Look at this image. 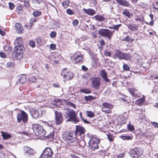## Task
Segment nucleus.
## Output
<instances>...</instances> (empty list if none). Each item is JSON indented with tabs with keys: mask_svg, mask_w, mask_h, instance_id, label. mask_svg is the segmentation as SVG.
I'll list each match as a JSON object with an SVG mask.
<instances>
[{
	"mask_svg": "<svg viewBox=\"0 0 158 158\" xmlns=\"http://www.w3.org/2000/svg\"><path fill=\"white\" fill-rule=\"evenodd\" d=\"M29 0H24V5L26 7H28L29 6Z\"/></svg>",
	"mask_w": 158,
	"mask_h": 158,
	"instance_id": "6e6d98bb",
	"label": "nucleus"
},
{
	"mask_svg": "<svg viewBox=\"0 0 158 158\" xmlns=\"http://www.w3.org/2000/svg\"><path fill=\"white\" fill-rule=\"evenodd\" d=\"M100 139L97 138L95 135H91L89 142V146L92 151H94L98 148V143L100 142Z\"/></svg>",
	"mask_w": 158,
	"mask_h": 158,
	"instance_id": "f03ea898",
	"label": "nucleus"
},
{
	"mask_svg": "<svg viewBox=\"0 0 158 158\" xmlns=\"http://www.w3.org/2000/svg\"><path fill=\"white\" fill-rule=\"evenodd\" d=\"M17 121L20 123L22 121L23 123H26L28 120V116L24 111L21 110L17 116Z\"/></svg>",
	"mask_w": 158,
	"mask_h": 158,
	"instance_id": "39448f33",
	"label": "nucleus"
},
{
	"mask_svg": "<svg viewBox=\"0 0 158 158\" xmlns=\"http://www.w3.org/2000/svg\"><path fill=\"white\" fill-rule=\"evenodd\" d=\"M21 38L20 37L17 38L15 41L14 44L15 45V47H20L22 46L21 45L22 41Z\"/></svg>",
	"mask_w": 158,
	"mask_h": 158,
	"instance_id": "4be33fe9",
	"label": "nucleus"
},
{
	"mask_svg": "<svg viewBox=\"0 0 158 158\" xmlns=\"http://www.w3.org/2000/svg\"><path fill=\"white\" fill-rule=\"evenodd\" d=\"M123 14L126 15L128 18H130L131 16V14L129 11L127 9H124L123 12H122Z\"/></svg>",
	"mask_w": 158,
	"mask_h": 158,
	"instance_id": "7c9ffc66",
	"label": "nucleus"
},
{
	"mask_svg": "<svg viewBox=\"0 0 158 158\" xmlns=\"http://www.w3.org/2000/svg\"><path fill=\"white\" fill-rule=\"evenodd\" d=\"M145 101V99L143 98H141L138 99L135 101V104L141 106L142 105Z\"/></svg>",
	"mask_w": 158,
	"mask_h": 158,
	"instance_id": "bb28decb",
	"label": "nucleus"
},
{
	"mask_svg": "<svg viewBox=\"0 0 158 158\" xmlns=\"http://www.w3.org/2000/svg\"><path fill=\"white\" fill-rule=\"evenodd\" d=\"M123 69L124 70L126 71H128L130 70V68L128 65L127 64H124L123 66Z\"/></svg>",
	"mask_w": 158,
	"mask_h": 158,
	"instance_id": "37998d69",
	"label": "nucleus"
},
{
	"mask_svg": "<svg viewBox=\"0 0 158 158\" xmlns=\"http://www.w3.org/2000/svg\"><path fill=\"white\" fill-rule=\"evenodd\" d=\"M30 113L32 117L35 118H37L39 116L38 111L35 110H34L30 111Z\"/></svg>",
	"mask_w": 158,
	"mask_h": 158,
	"instance_id": "412c9836",
	"label": "nucleus"
},
{
	"mask_svg": "<svg viewBox=\"0 0 158 158\" xmlns=\"http://www.w3.org/2000/svg\"><path fill=\"white\" fill-rule=\"evenodd\" d=\"M93 19L100 22L102 21L105 19V18L102 15H97L93 17Z\"/></svg>",
	"mask_w": 158,
	"mask_h": 158,
	"instance_id": "393cba45",
	"label": "nucleus"
},
{
	"mask_svg": "<svg viewBox=\"0 0 158 158\" xmlns=\"http://www.w3.org/2000/svg\"><path fill=\"white\" fill-rule=\"evenodd\" d=\"M126 25L132 31H137L138 29V26L135 24L133 25L130 24H127Z\"/></svg>",
	"mask_w": 158,
	"mask_h": 158,
	"instance_id": "b1692460",
	"label": "nucleus"
},
{
	"mask_svg": "<svg viewBox=\"0 0 158 158\" xmlns=\"http://www.w3.org/2000/svg\"><path fill=\"white\" fill-rule=\"evenodd\" d=\"M108 29H101L98 30V34L102 36L105 37L110 40L112 35L113 32Z\"/></svg>",
	"mask_w": 158,
	"mask_h": 158,
	"instance_id": "423d86ee",
	"label": "nucleus"
},
{
	"mask_svg": "<svg viewBox=\"0 0 158 158\" xmlns=\"http://www.w3.org/2000/svg\"><path fill=\"white\" fill-rule=\"evenodd\" d=\"M1 133L2 136L3 138L4 139H10L11 136L10 135L6 132H4L3 131H2Z\"/></svg>",
	"mask_w": 158,
	"mask_h": 158,
	"instance_id": "a878e982",
	"label": "nucleus"
},
{
	"mask_svg": "<svg viewBox=\"0 0 158 158\" xmlns=\"http://www.w3.org/2000/svg\"><path fill=\"white\" fill-rule=\"evenodd\" d=\"M152 124L155 127H158V123L156 122H152Z\"/></svg>",
	"mask_w": 158,
	"mask_h": 158,
	"instance_id": "774afa93",
	"label": "nucleus"
},
{
	"mask_svg": "<svg viewBox=\"0 0 158 158\" xmlns=\"http://www.w3.org/2000/svg\"><path fill=\"white\" fill-rule=\"evenodd\" d=\"M69 141H67L68 143H72L75 142L76 140V135L75 131L72 132V135L69 137Z\"/></svg>",
	"mask_w": 158,
	"mask_h": 158,
	"instance_id": "aec40b11",
	"label": "nucleus"
},
{
	"mask_svg": "<svg viewBox=\"0 0 158 158\" xmlns=\"http://www.w3.org/2000/svg\"><path fill=\"white\" fill-rule=\"evenodd\" d=\"M89 76L90 75L89 73H86L82 75V78L84 79L87 80L89 78Z\"/></svg>",
	"mask_w": 158,
	"mask_h": 158,
	"instance_id": "e433bc0d",
	"label": "nucleus"
},
{
	"mask_svg": "<svg viewBox=\"0 0 158 158\" xmlns=\"http://www.w3.org/2000/svg\"><path fill=\"white\" fill-rule=\"evenodd\" d=\"M123 59L129 60L131 59V55L129 53H123Z\"/></svg>",
	"mask_w": 158,
	"mask_h": 158,
	"instance_id": "c85d7f7f",
	"label": "nucleus"
},
{
	"mask_svg": "<svg viewBox=\"0 0 158 158\" xmlns=\"http://www.w3.org/2000/svg\"><path fill=\"white\" fill-rule=\"evenodd\" d=\"M93 87L96 89L99 88L100 84V79L98 77H94L93 78L92 82Z\"/></svg>",
	"mask_w": 158,
	"mask_h": 158,
	"instance_id": "f8f14e48",
	"label": "nucleus"
},
{
	"mask_svg": "<svg viewBox=\"0 0 158 158\" xmlns=\"http://www.w3.org/2000/svg\"><path fill=\"white\" fill-rule=\"evenodd\" d=\"M50 47L51 49L54 50L56 49V46L54 44H52L50 45Z\"/></svg>",
	"mask_w": 158,
	"mask_h": 158,
	"instance_id": "338daca9",
	"label": "nucleus"
},
{
	"mask_svg": "<svg viewBox=\"0 0 158 158\" xmlns=\"http://www.w3.org/2000/svg\"><path fill=\"white\" fill-rule=\"evenodd\" d=\"M123 40L127 42H132L134 40L131 38L129 36L127 35L126 37L124 38Z\"/></svg>",
	"mask_w": 158,
	"mask_h": 158,
	"instance_id": "2f4dec72",
	"label": "nucleus"
},
{
	"mask_svg": "<svg viewBox=\"0 0 158 158\" xmlns=\"http://www.w3.org/2000/svg\"><path fill=\"white\" fill-rule=\"evenodd\" d=\"M100 75L102 78L107 77V74L106 72L103 70H102L101 71Z\"/></svg>",
	"mask_w": 158,
	"mask_h": 158,
	"instance_id": "ea45409f",
	"label": "nucleus"
},
{
	"mask_svg": "<svg viewBox=\"0 0 158 158\" xmlns=\"http://www.w3.org/2000/svg\"><path fill=\"white\" fill-rule=\"evenodd\" d=\"M15 29L18 33H22L23 30L22 24L18 23H16L15 24Z\"/></svg>",
	"mask_w": 158,
	"mask_h": 158,
	"instance_id": "f3484780",
	"label": "nucleus"
},
{
	"mask_svg": "<svg viewBox=\"0 0 158 158\" xmlns=\"http://www.w3.org/2000/svg\"><path fill=\"white\" fill-rule=\"evenodd\" d=\"M129 91L133 97H139V95L138 94V91L137 90L133 89H129Z\"/></svg>",
	"mask_w": 158,
	"mask_h": 158,
	"instance_id": "5701e85b",
	"label": "nucleus"
},
{
	"mask_svg": "<svg viewBox=\"0 0 158 158\" xmlns=\"http://www.w3.org/2000/svg\"><path fill=\"white\" fill-rule=\"evenodd\" d=\"M83 56L82 55H78L74 58V60L75 62H78L82 61L83 59Z\"/></svg>",
	"mask_w": 158,
	"mask_h": 158,
	"instance_id": "cd10ccee",
	"label": "nucleus"
},
{
	"mask_svg": "<svg viewBox=\"0 0 158 158\" xmlns=\"http://www.w3.org/2000/svg\"><path fill=\"white\" fill-rule=\"evenodd\" d=\"M121 138L123 140H129L131 139V137L129 136H121Z\"/></svg>",
	"mask_w": 158,
	"mask_h": 158,
	"instance_id": "c03bdc74",
	"label": "nucleus"
},
{
	"mask_svg": "<svg viewBox=\"0 0 158 158\" xmlns=\"http://www.w3.org/2000/svg\"><path fill=\"white\" fill-rule=\"evenodd\" d=\"M14 53L13 56L15 55V59L16 60H20L23 57V46L20 47H15Z\"/></svg>",
	"mask_w": 158,
	"mask_h": 158,
	"instance_id": "20e7f679",
	"label": "nucleus"
},
{
	"mask_svg": "<svg viewBox=\"0 0 158 158\" xmlns=\"http://www.w3.org/2000/svg\"><path fill=\"white\" fill-rule=\"evenodd\" d=\"M26 81V77L25 75H22L19 79V83H24Z\"/></svg>",
	"mask_w": 158,
	"mask_h": 158,
	"instance_id": "c756f323",
	"label": "nucleus"
},
{
	"mask_svg": "<svg viewBox=\"0 0 158 158\" xmlns=\"http://www.w3.org/2000/svg\"><path fill=\"white\" fill-rule=\"evenodd\" d=\"M98 60H94L92 64L93 66L94 67H96L99 66L100 64L99 62L98 61Z\"/></svg>",
	"mask_w": 158,
	"mask_h": 158,
	"instance_id": "4c0bfd02",
	"label": "nucleus"
},
{
	"mask_svg": "<svg viewBox=\"0 0 158 158\" xmlns=\"http://www.w3.org/2000/svg\"><path fill=\"white\" fill-rule=\"evenodd\" d=\"M83 10L85 13L91 16L94 15L96 13V11L90 8L86 9L84 8Z\"/></svg>",
	"mask_w": 158,
	"mask_h": 158,
	"instance_id": "6ab92c4d",
	"label": "nucleus"
},
{
	"mask_svg": "<svg viewBox=\"0 0 158 158\" xmlns=\"http://www.w3.org/2000/svg\"><path fill=\"white\" fill-rule=\"evenodd\" d=\"M67 13L70 15H72L73 14V10L70 9H68L66 10Z\"/></svg>",
	"mask_w": 158,
	"mask_h": 158,
	"instance_id": "49530a36",
	"label": "nucleus"
},
{
	"mask_svg": "<svg viewBox=\"0 0 158 158\" xmlns=\"http://www.w3.org/2000/svg\"><path fill=\"white\" fill-rule=\"evenodd\" d=\"M66 104L68 105L71 106L72 107H73L74 108H75L76 107L75 105L73 103L70 102H67Z\"/></svg>",
	"mask_w": 158,
	"mask_h": 158,
	"instance_id": "de8ad7c7",
	"label": "nucleus"
},
{
	"mask_svg": "<svg viewBox=\"0 0 158 158\" xmlns=\"http://www.w3.org/2000/svg\"><path fill=\"white\" fill-rule=\"evenodd\" d=\"M47 138H48L53 139L54 138V135L53 133L50 134L49 135L46 136Z\"/></svg>",
	"mask_w": 158,
	"mask_h": 158,
	"instance_id": "13d9d810",
	"label": "nucleus"
},
{
	"mask_svg": "<svg viewBox=\"0 0 158 158\" xmlns=\"http://www.w3.org/2000/svg\"><path fill=\"white\" fill-rule=\"evenodd\" d=\"M85 128L80 126H76V131L75 132L76 135H81L84 134L85 133Z\"/></svg>",
	"mask_w": 158,
	"mask_h": 158,
	"instance_id": "4468645a",
	"label": "nucleus"
},
{
	"mask_svg": "<svg viewBox=\"0 0 158 158\" xmlns=\"http://www.w3.org/2000/svg\"><path fill=\"white\" fill-rule=\"evenodd\" d=\"M104 55L106 56H110L111 55V52H110L106 51L104 53Z\"/></svg>",
	"mask_w": 158,
	"mask_h": 158,
	"instance_id": "680f3d73",
	"label": "nucleus"
},
{
	"mask_svg": "<svg viewBox=\"0 0 158 158\" xmlns=\"http://www.w3.org/2000/svg\"><path fill=\"white\" fill-rule=\"evenodd\" d=\"M28 81L29 83L35 82L36 81V79L34 77H31L29 78Z\"/></svg>",
	"mask_w": 158,
	"mask_h": 158,
	"instance_id": "f704fd0d",
	"label": "nucleus"
},
{
	"mask_svg": "<svg viewBox=\"0 0 158 158\" xmlns=\"http://www.w3.org/2000/svg\"><path fill=\"white\" fill-rule=\"evenodd\" d=\"M125 155V153H121L118 155L117 158H121L123 157Z\"/></svg>",
	"mask_w": 158,
	"mask_h": 158,
	"instance_id": "e2e57ef3",
	"label": "nucleus"
},
{
	"mask_svg": "<svg viewBox=\"0 0 158 158\" xmlns=\"http://www.w3.org/2000/svg\"><path fill=\"white\" fill-rule=\"evenodd\" d=\"M37 19L36 18L32 17L30 20L29 23L30 24V26H31L33 23L36 22Z\"/></svg>",
	"mask_w": 158,
	"mask_h": 158,
	"instance_id": "c9c22d12",
	"label": "nucleus"
},
{
	"mask_svg": "<svg viewBox=\"0 0 158 158\" xmlns=\"http://www.w3.org/2000/svg\"><path fill=\"white\" fill-rule=\"evenodd\" d=\"M117 2L120 5L131 8L132 5L126 0H116Z\"/></svg>",
	"mask_w": 158,
	"mask_h": 158,
	"instance_id": "2eb2a0df",
	"label": "nucleus"
},
{
	"mask_svg": "<svg viewBox=\"0 0 158 158\" xmlns=\"http://www.w3.org/2000/svg\"><path fill=\"white\" fill-rule=\"evenodd\" d=\"M41 14V12L39 11H35L33 12L32 15L35 17L40 16Z\"/></svg>",
	"mask_w": 158,
	"mask_h": 158,
	"instance_id": "72a5a7b5",
	"label": "nucleus"
},
{
	"mask_svg": "<svg viewBox=\"0 0 158 158\" xmlns=\"http://www.w3.org/2000/svg\"><path fill=\"white\" fill-rule=\"evenodd\" d=\"M9 8L10 10H12L15 6L14 4L11 2H10L9 3Z\"/></svg>",
	"mask_w": 158,
	"mask_h": 158,
	"instance_id": "5fc2aeb1",
	"label": "nucleus"
},
{
	"mask_svg": "<svg viewBox=\"0 0 158 158\" xmlns=\"http://www.w3.org/2000/svg\"><path fill=\"white\" fill-rule=\"evenodd\" d=\"M70 1L69 0H66L63 2L62 4L63 7L65 8H66L69 5Z\"/></svg>",
	"mask_w": 158,
	"mask_h": 158,
	"instance_id": "473e14b6",
	"label": "nucleus"
},
{
	"mask_svg": "<svg viewBox=\"0 0 158 158\" xmlns=\"http://www.w3.org/2000/svg\"><path fill=\"white\" fill-rule=\"evenodd\" d=\"M122 26V24H119L117 25H114V29L118 31L119 27Z\"/></svg>",
	"mask_w": 158,
	"mask_h": 158,
	"instance_id": "3c124183",
	"label": "nucleus"
},
{
	"mask_svg": "<svg viewBox=\"0 0 158 158\" xmlns=\"http://www.w3.org/2000/svg\"><path fill=\"white\" fill-rule=\"evenodd\" d=\"M0 56L3 58H5L6 57V55L3 52H0Z\"/></svg>",
	"mask_w": 158,
	"mask_h": 158,
	"instance_id": "0e129e2a",
	"label": "nucleus"
},
{
	"mask_svg": "<svg viewBox=\"0 0 158 158\" xmlns=\"http://www.w3.org/2000/svg\"><path fill=\"white\" fill-rule=\"evenodd\" d=\"M142 153V150L139 148H136L132 149L129 152L130 156L133 158H139Z\"/></svg>",
	"mask_w": 158,
	"mask_h": 158,
	"instance_id": "0eeeda50",
	"label": "nucleus"
},
{
	"mask_svg": "<svg viewBox=\"0 0 158 158\" xmlns=\"http://www.w3.org/2000/svg\"><path fill=\"white\" fill-rule=\"evenodd\" d=\"M55 121L56 124L59 125L63 121L62 114L58 111H55Z\"/></svg>",
	"mask_w": 158,
	"mask_h": 158,
	"instance_id": "9b49d317",
	"label": "nucleus"
},
{
	"mask_svg": "<svg viewBox=\"0 0 158 158\" xmlns=\"http://www.w3.org/2000/svg\"><path fill=\"white\" fill-rule=\"evenodd\" d=\"M128 129L130 131H134V126L131 124H129L127 126Z\"/></svg>",
	"mask_w": 158,
	"mask_h": 158,
	"instance_id": "09e8293b",
	"label": "nucleus"
},
{
	"mask_svg": "<svg viewBox=\"0 0 158 158\" xmlns=\"http://www.w3.org/2000/svg\"><path fill=\"white\" fill-rule=\"evenodd\" d=\"M56 34L55 31H52L50 34V36L52 38H54L56 35Z\"/></svg>",
	"mask_w": 158,
	"mask_h": 158,
	"instance_id": "4d7b16f0",
	"label": "nucleus"
},
{
	"mask_svg": "<svg viewBox=\"0 0 158 158\" xmlns=\"http://www.w3.org/2000/svg\"><path fill=\"white\" fill-rule=\"evenodd\" d=\"M80 91L81 92H83L85 94H89L91 92L90 91L87 89H82Z\"/></svg>",
	"mask_w": 158,
	"mask_h": 158,
	"instance_id": "a18cd8bd",
	"label": "nucleus"
},
{
	"mask_svg": "<svg viewBox=\"0 0 158 158\" xmlns=\"http://www.w3.org/2000/svg\"><path fill=\"white\" fill-rule=\"evenodd\" d=\"M53 154V152L49 148H46L40 156V158H50Z\"/></svg>",
	"mask_w": 158,
	"mask_h": 158,
	"instance_id": "9d476101",
	"label": "nucleus"
},
{
	"mask_svg": "<svg viewBox=\"0 0 158 158\" xmlns=\"http://www.w3.org/2000/svg\"><path fill=\"white\" fill-rule=\"evenodd\" d=\"M34 130L35 134L40 137L44 136L46 133V131L42 127L38 124H34Z\"/></svg>",
	"mask_w": 158,
	"mask_h": 158,
	"instance_id": "7ed1b4c3",
	"label": "nucleus"
},
{
	"mask_svg": "<svg viewBox=\"0 0 158 158\" xmlns=\"http://www.w3.org/2000/svg\"><path fill=\"white\" fill-rule=\"evenodd\" d=\"M14 65V63L11 62H9L7 63L6 67L7 68H12Z\"/></svg>",
	"mask_w": 158,
	"mask_h": 158,
	"instance_id": "a19ab883",
	"label": "nucleus"
},
{
	"mask_svg": "<svg viewBox=\"0 0 158 158\" xmlns=\"http://www.w3.org/2000/svg\"><path fill=\"white\" fill-rule=\"evenodd\" d=\"M34 124L32 125V127L30 128L29 130V133L30 134H32L33 133H35V131L34 130Z\"/></svg>",
	"mask_w": 158,
	"mask_h": 158,
	"instance_id": "603ef678",
	"label": "nucleus"
},
{
	"mask_svg": "<svg viewBox=\"0 0 158 158\" xmlns=\"http://www.w3.org/2000/svg\"><path fill=\"white\" fill-rule=\"evenodd\" d=\"M77 115L75 111L70 109L67 110L64 114L66 118H69L67 120V121H69L71 120L75 122H79V119L77 117Z\"/></svg>",
	"mask_w": 158,
	"mask_h": 158,
	"instance_id": "f257e3e1",
	"label": "nucleus"
},
{
	"mask_svg": "<svg viewBox=\"0 0 158 158\" xmlns=\"http://www.w3.org/2000/svg\"><path fill=\"white\" fill-rule=\"evenodd\" d=\"M87 116L89 117H93L94 116V114L91 111H87L86 112Z\"/></svg>",
	"mask_w": 158,
	"mask_h": 158,
	"instance_id": "79ce46f5",
	"label": "nucleus"
},
{
	"mask_svg": "<svg viewBox=\"0 0 158 158\" xmlns=\"http://www.w3.org/2000/svg\"><path fill=\"white\" fill-rule=\"evenodd\" d=\"M61 75L67 80L71 79L73 77V73L66 68L63 69Z\"/></svg>",
	"mask_w": 158,
	"mask_h": 158,
	"instance_id": "6e6552de",
	"label": "nucleus"
},
{
	"mask_svg": "<svg viewBox=\"0 0 158 158\" xmlns=\"http://www.w3.org/2000/svg\"><path fill=\"white\" fill-rule=\"evenodd\" d=\"M95 98V97H93L92 96H85V100L87 101H90L92 100H94Z\"/></svg>",
	"mask_w": 158,
	"mask_h": 158,
	"instance_id": "58836bf2",
	"label": "nucleus"
},
{
	"mask_svg": "<svg viewBox=\"0 0 158 158\" xmlns=\"http://www.w3.org/2000/svg\"><path fill=\"white\" fill-rule=\"evenodd\" d=\"M123 53L119 51H117L114 54L113 57L114 59L119 58L120 60L123 59Z\"/></svg>",
	"mask_w": 158,
	"mask_h": 158,
	"instance_id": "a211bd4d",
	"label": "nucleus"
},
{
	"mask_svg": "<svg viewBox=\"0 0 158 158\" xmlns=\"http://www.w3.org/2000/svg\"><path fill=\"white\" fill-rule=\"evenodd\" d=\"M103 80L105 82L110 83V80L107 78V77L103 78Z\"/></svg>",
	"mask_w": 158,
	"mask_h": 158,
	"instance_id": "052dcab7",
	"label": "nucleus"
},
{
	"mask_svg": "<svg viewBox=\"0 0 158 158\" xmlns=\"http://www.w3.org/2000/svg\"><path fill=\"white\" fill-rule=\"evenodd\" d=\"M102 111L106 113H110L111 111L109 110H107L106 108L108 109H111L113 108V106L111 104L107 102H105L102 104Z\"/></svg>",
	"mask_w": 158,
	"mask_h": 158,
	"instance_id": "1a4fd4ad",
	"label": "nucleus"
},
{
	"mask_svg": "<svg viewBox=\"0 0 158 158\" xmlns=\"http://www.w3.org/2000/svg\"><path fill=\"white\" fill-rule=\"evenodd\" d=\"M29 45L33 48L35 46V42L33 41H30L29 42Z\"/></svg>",
	"mask_w": 158,
	"mask_h": 158,
	"instance_id": "864d4df0",
	"label": "nucleus"
},
{
	"mask_svg": "<svg viewBox=\"0 0 158 158\" xmlns=\"http://www.w3.org/2000/svg\"><path fill=\"white\" fill-rule=\"evenodd\" d=\"M72 23L73 24V25L75 27L78 24V20L75 19L73 21Z\"/></svg>",
	"mask_w": 158,
	"mask_h": 158,
	"instance_id": "bf43d9fd",
	"label": "nucleus"
},
{
	"mask_svg": "<svg viewBox=\"0 0 158 158\" xmlns=\"http://www.w3.org/2000/svg\"><path fill=\"white\" fill-rule=\"evenodd\" d=\"M135 20L136 21H142L143 20V18L142 17H138V18H136L135 19Z\"/></svg>",
	"mask_w": 158,
	"mask_h": 158,
	"instance_id": "69168bd1",
	"label": "nucleus"
},
{
	"mask_svg": "<svg viewBox=\"0 0 158 158\" xmlns=\"http://www.w3.org/2000/svg\"><path fill=\"white\" fill-rule=\"evenodd\" d=\"M32 1L36 4H40L42 3V0H32Z\"/></svg>",
	"mask_w": 158,
	"mask_h": 158,
	"instance_id": "8fccbe9b",
	"label": "nucleus"
},
{
	"mask_svg": "<svg viewBox=\"0 0 158 158\" xmlns=\"http://www.w3.org/2000/svg\"><path fill=\"white\" fill-rule=\"evenodd\" d=\"M24 152L26 155H32L35 154V151L31 148L26 146L24 148Z\"/></svg>",
	"mask_w": 158,
	"mask_h": 158,
	"instance_id": "ddd939ff",
	"label": "nucleus"
},
{
	"mask_svg": "<svg viewBox=\"0 0 158 158\" xmlns=\"http://www.w3.org/2000/svg\"><path fill=\"white\" fill-rule=\"evenodd\" d=\"M72 135V132L69 131L65 132L63 135L62 138L66 142L69 141V137Z\"/></svg>",
	"mask_w": 158,
	"mask_h": 158,
	"instance_id": "dca6fc26",
	"label": "nucleus"
}]
</instances>
